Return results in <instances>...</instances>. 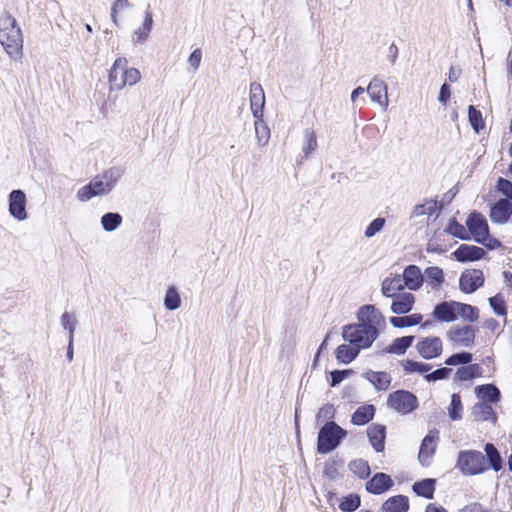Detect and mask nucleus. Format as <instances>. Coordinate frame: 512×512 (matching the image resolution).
<instances>
[{
    "label": "nucleus",
    "instance_id": "f257e3e1",
    "mask_svg": "<svg viewBox=\"0 0 512 512\" xmlns=\"http://www.w3.org/2000/svg\"><path fill=\"white\" fill-rule=\"evenodd\" d=\"M123 175L118 167H111L102 174L96 175L87 185L81 187L76 194L80 202H87L94 197L108 195Z\"/></svg>",
    "mask_w": 512,
    "mask_h": 512
},
{
    "label": "nucleus",
    "instance_id": "f03ea898",
    "mask_svg": "<svg viewBox=\"0 0 512 512\" xmlns=\"http://www.w3.org/2000/svg\"><path fill=\"white\" fill-rule=\"evenodd\" d=\"M2 48L13 62L23 56V36L16 20L11 15H2Z\"/></svg>",
    "mask_w": 512,
    "mask_h": 512
},
{
    "label": "nucleus",
    "instance_id": "7ed1b4c3",
    "mask_svg": "<svg viewBox=\"0 0 512 512\" xmlns=\"http://www.w3.org/2000/svg\"><path fill=\"white\" fill-rule=\"evenodd\" d=\"M373 322L351 323L343 328L344 340L358 349L368 348L378 337V330L372 325Z\"/></svg>",
    "mask_w": 512,
    "mask_h": 512
},
{
    "label": "nucleus",
    "instance_id": "20e7f679",
    "mask_svg": "<svg viewBox=\"0 0 512 512\" xmlns=\"http://www.w3.org/2000/svg\"><path fill=\"white\" fill-rule=\"evenodd\" d=\"M433 315L435 320H477L479 317L476 307L456 301H444L436 305Z\"/></svg>",
    "mask_w": 512,
    "mask_h": 512
},
{
    "label": "nucleus",
    "instance_id": "39448f33",
    "mask_svg": "<svg viewBox=\"0 0 512 512\" xmlns=\"http://www.w3.org/2000/svg\"><path fill=\"white\" fill-rule=\"evenodd\" d=\"M347 431L334 421H327L319 430L317 436V452L328 454L339 447L346 438Z\"/></svg>",
    "mask_w": 512,
    "mask_h": 512
},
{
    "label": "nucleus",
    "instance_id": "423d86ee",
    "mask_svg": "<svg viewBox=\"0 0 512 512\" xmlns=\"http://www.w3.org/2000/svg\"><path fill=\"white\" fill-rule=\"evenodd\" d=\"M455 468L464 476L480 475L488 470L484 454L473 449L458 452Z\"/></svg>",
    "mask_w": 512,
    "mask_h": 512
},
{
    "label": "nucleus",
    "instance_id": "0eeeda50",
    "mask_svg": "<svg viewBox=\"0 0 512 512\" xmlns=\"http://www.w3.org/2000/svg\"><path fill=\"white\" fill-rule=\"evenodd\" d=\"M387 404L400 414H408L418 407L417 397L407 390H397L388 396Z\"/></svg>",
    "mask_w": 512,
    "mask_h": 512
},
{
    "label": "nucleus",
    "instance_id": "6e6552de",
    "mask_svg": "<svg viewBox=\"0 0 512 512\" xmlns=\"http://www.w3.org/2000/svg\"><path fill=\"white\" fill-rule=\"evenodd\" d=\"M466 227L470 238L475 242H483L489 233V226L486 218L479 212L471 213L466 220Z\"/></svg>",
    "mask_w": 512,
    "mask_h": 512
},
{
    "label": "nucleus",
    "instance_id": "1a4fd4ad",
    "mask_svg": "<svg viewBox=\"0 0 512 512\" xmlns=\"http://www.w3.org/2000/svg\"><path fill=\"white\" fill-rule=\"evenodd\" d=\"M438 434L439 433L437 430H431L421 442L418 453V461L424 467H427L431 464L432 457L434 456L437 448V442L439 439Z\"/></svg>",
    "mask_w": 512,
    "mask_h": 512
},
{
    "label": "nucleus",
    "instance_id": "9d476101",
    "mask_svg": "<svg viewBox=\"0 0 512 512\" xmlns=\"http://www.w3.org/2000/svg\"><path fill=\"white\" fill-rule=\"evenodd\" d=\"M447 338L458 346L471 347L474 344L475 329L471 325H455L447 332Z\"/></svg>",
    "mask_w": 512,
    "mask_h": 512
},
{
    "label": "nucleus",
    "instance_id": "9b49d317",
    "mask_svg": "<svg viewBox=\"0 0 512 512\" xmlns=\"http://www.w3.org/2000/svg\"><path fill=\"white\" fill-rule=\"evenodd\" d=\"M26 195L25 193L18 189L13 190L9 195V213L10 215L18 221H24L28 218V213L26 210Z\"/></svg>",
    "mask_w": 512,
    "mask_h": 512
},
{
    "label": "nucleus",
    "instance_id": "f8f14e48",
    "mask_svg": "<svg viewBox=\"0 0 512 512\" xmlns=\"http://www.w3.org/2000/svg\"><path fill=\"white\" fill-rule=\"evenodd\" d=\"M484 284V275L481 270L470 269L462 272L459 287L465 293H473Z\"/></svg>",
    "mask_w": 512,
    "mask_h": 512
},
{
    "label": "nucleus",
    "instance_id": "ddd939ff",
    "mask_svg": "<svg viewBox=\"0 0 512 512\" xmlns=\"http://www.w3.org/2000/svg\"><path fill=\"white\" fill-rule=\"evenodd\" d=\"M416 348L424 359H433L442 353V341L438 337H427L418 342Z\"/></svg>",
    "mask_w": 512,
    "mask_h": 512
},
{
    "label": "nucleus",
    "instance_id": "4468645a",
    "mask_svg": "<svg viewBox=\"0 0 512 512\" xmlns=\"http://www.w3.org/2000/svg\"><path fill=\"white\" fill-rule=\"evenodd\" d=\"M391 477L383 472H378L366 482V490L374 495H380L388 491L393 486Z\"/></svg>",
    "mask_w": 512,
    "mask_h": 512
},
{
    "label": "nucleus",
    "instance_id": "2eb2a0df",
    "mask_svg": "<svg viewBox=\"0 0 512 512\" xmlns=\"http://www.w3.org/2000/svg\"><path fill=\"white\" fill-rule=\"evenodd\" d=\"M367 93L369 94L372 101L380 104L384 109L388 107V92L387 85L379 78H373L367 89Z\"/></svg>",
    "mask_w": 512,
    "mask_h": 512
},
{
    "label": "nucleus",
    "instance_id": "dca6fc26",
    "mask_svg": "<svg viewBox=\"0 0 512 512\" xmlns=\"http://www.w3.org/2000/svg\"><path fill=\"white\" fill-rule=\"evenodd\" d=\"M265 105V93L259 83L250 84V109L254 118L263 117V109Z\"/></svg>",
    "mask_w": 512,
    "mask_h": 512
},
{
    "label": "nucleus",
    "instance_id": "f3484780",
    "mask_svg": "<svg viewBox=\"0 0 512 512\" xmlns=\"http://www.w3.org/2000/svg\"><path fill=\"white\" fill-rule=\"evenodd\" d=\"M485 254V250L481 247L461 244L452 255L459 262H472L482 259Z\"/></svg>",
    "mask_w": 512,
    "mask_h": 512
},
{
    "label": "nucleus",
    "instance_id": "a211bd4d",
    "mask_svg": "<svg viewBox=\"0 0 512 512\" xmlns=\"http://www.w3.org/2000/svg\"><path fill=\"white\" fill-rule=\"evenodd\" d=\"M404 286L409 290L416 291L421 288L424 276L421 269L416 265H408L401 275Z\"/></svg>",
    "mask_w": 512,
    "mask_h": 512
},
{
    "label": "nucleus",
    "instance_id": "6ab92c4d",
    "mask_svg": "<svg viewBox=\"0 0 512 512\" xmlns=\"http://www.w3.org/2000/svg\"><path fill=\"white\" fill-rule=\"evenodd\" d=\"M126 65H128V61L124 57H119L114 61L108 76L110 90L120 91L126 86L119 84L124 80L123 70Z\"/></svg>",
    "mask_w": 512,
    "mask_h": 512
},
{
    "label": "nucleus",
    "instance_id": "aec40b11",
    "mask_svg": "<svg viewBox=\"0 0 512 512\" xmlns=\"http://www.w3.org/2000/svg\"><path fill=\"white\" fill-rule=\"evenodd\" d=\"M367 437L376 452L384 451L386 439V427L384 425L378 423L371 424L367 428Z\"/></svg>",
    "mask_w": 512,
    "mask_h": 512
},
{
    "label": "nucleus",
    "instance_id": "412c9836",
    "mask_svg": "<svg viewBox=\"0 0 512 512\" xmlns=\"http://www.w3.org/2000/svg\"><path fill=\"white\" fill-rule=\"evenodd\" d=\"M362 376L378 391L387 390L392 381L391 375L385 371L367 370L362 374Z\"/></svg>",
    "mask_w": 512,
    "mask_h": 512
},
{
    "label": "nucleus",
    "instance_id": "4be33fe9",
    "mask_svg": "<svg viewBox=\"0 0 512 512\" xmlns=\"http://www.w3.org/2000/svg\"><path fill=\"white\" fill-rule=\"evenodd\" d=\"M512 212V204L507 199L499 200L490 210V218L493 222L503 224L507 222Z\"/></svg>",
    "mask_w": 512,
    "mask_h": 512
},
{
    "label": "nucleus",
    "instance_id": "5701e85b",
    "mask_svg": "<svg viewBox=\"0 0 512 512\" xmlns=\"http://www.w3.org/2000/svg\"><path fill=\"white\" fill-rule=\"evenodd\" d=\"M471 414L476 422L491 421L496 423L497 415L492 406L485 402H478L472 407Z\"/></svg>",
    "mask_w": 512,
    "mask_h": 512
},
{
    "label": "nucleus",
    "instance_id": "b1692460",
    "mask_svg": "<svg viewBox=\"0 0 512 512\" xmlns=\"http://www.w3.org/2000/svg\"><path fill=\"white\" fill-rule=\"evenodd\" d=\"M391 310L395 314H406L411 311L415 298L412 293L405 292L393 297Z\"/></svg>",
    "mask_w": 512,
    "mask_h": 512
},
{
    "label": "nucleus",
    "instance_id": "393cba45",
    "mask_svg": "<svg viewBox=\"0 0 512 512\" xmlns=\"http://www.w3.org/2000/svg\"><path fill=\"white\" fill-rule=\"evenodd\" d=\"M409 499L405 495H396L388 498L381 506V512H407Z\"/></svg>",
    "mask_w": 512,
    "mask_h": 512
},
{
    "label": "nucleus",
    "instance_id": "a878e982",
    "mask_svg": "<svg viewBox=\"0 0 512 512\" xmlns=\"http://www.w3.org/2000/svg\"><path fill=\"white\" fill-rule=\"evenodd\" d=\"M476 396L485 403H497L500 401V390L494 384H482L475 387Z\"/></svg>",
    "mask_w": 512,
    "mask_h": 512
},
{
    "label": "nucleus",
    "instance_id": "bb28decb",
    "mask_svg": "<svg viewBox=\"0 0 512 512\" xmlns=\"http://www.w3.org/2000/svg\"><path fill=\"white\" fill-rule=\"evenodd\" d=\"M484 452L488 469L490 468L495 472L502 470L503 460L495 445L492 443H486L484 446Z\"/></svg>",
    "mask_w": 512,
    "mask_h": 512
},
{
    "label": "nucleus",
    "instance_id": "cd10ccee",
    "mask_svg": "<svg viewBox=\"0 0 512 512\" xmlns=\"http://www.w3.org/2000/svg\"><path fill=\"white\" fill-rule=\"evenodd\" d=\"M405 288L402 276L400 274L386 277L381 286L382 294L386 297H394Z\"/></svg>",
    "mask_w": 512,
    "mask_h": 512
},
{
    "label": "nucleus",
    "instance_id": "c85d7f7f",
    "mask_svg": "<svg viewBox=\"0 0 512 512\" xmlns=\"http://www.w3.org/2000/svg\"><path fill=\"white\" fill-rule=\"evenodd\" d=\"M436 479L425 478L416 481L412 485V491L419 497L433 499L435 493Z\"/></svg>",
    "mask_w": 512,
    "mask_h": 512
},
{
    "label": "nucleus",
    "instance_id": "c756f323",
    "mask_svg": "<svg viewBox=\"0 0 512 512\" xmlns=\"http://www.w3.org/2000/svg\"><path fill=\"white\" fill-rule=\"evenodd\" d=\"M440 207L438 206V202L436 199H425L422 203H419L414 206L411 218L420 217V216H438V212Z\"/></svg>",
    "mask_w": 512,
    "mask_h": 512
},
{
    "label": "nucleus",
    "instance_id": "7c9ffc66",
    "mask_svg": "<svg viewBox=\"0 0 512 512\" xmlns=\"http://www.w3.org/2000/svg\"><path fill=\"white\" fill-rule=\"evenodd\" d=\"M375 415V407L372 404L359 406L352 414L351 422L354 425L362 426L370 422Z\"/></svg>",
    "mask_w": 512,
    "mask_h": 512
},
{
    "label": "nucleus",
    "instance_id": "2f4dec72",
    "mask_svg": "<svg viewBox=\"0 0 512 512\" xmlns=\"http://www.w3.org/2000/svg\"><path fill=\"white\" fill-rule=\"evenodd\" d=\"M483 373V369L481 365L475 363V364H468L466 366H462L457 369L455 373V380L457 381H468L472 380L474 378L481 377Z\"/></svg>",
    "mask_w": 512,
    "mask_h": 512
},
{
    "label": "nucleus",
    "instance_id": "473e14b6",
    "mask_svg": "<svg viewBox=\"0 0 512 512\" xmlns=\"http://www.w3.org/2000/svg\"><path fill=\"white\" fill-rule=\"evenodd\" d=\"M254 130L257 145L259 147H265L270 139V129L263 117L255 118Z\"/></svg>",
    "mask_w": 512,
    "mask_h": 512
},
{
    "label": "nucleus",
    "instance_id": "72a5a7b5",
    "mask_svg": "<svg viewBox=\"0 0 512 512\" xmlns=\"http://www.w3.org/2000/svg\"><path fill=\"white\" fill-rule=\"evenodd\" d=\"M414 339V336L398 337L386 348V352L390 354L403 355L412 345Z\"/></svg>",
    "mask_w": 512,
    "mask_h": 512
},
{
    "label": "nucleus",
    "instance_id": "f704fd0d",
    "mask_svg": "<svg viewBox=\"0 0 512 512\" xmlns=\"http://www.w3.org/2000/svg\"><path fill=\"white\" fill-rule=\"evenodd\" d=\"M424 280L432 287V289H439L444 281V273L440 267L431 266L424 271Z\"/></svg>",
    "mask_w": 512,
    "mask_h": 512
},
{
    "label": "nucleus",
    "instance_id": "c9c22d12",
    "mask_svg": "<svg viewBox=\"0 0 512 512\" xmlns=\"http://www.w3.org/2000/svg\"><path fill=\"white\" fill-rule=\"evenodd\" d=\"M360 349L355 346H350L347 344H342L336 349V359L343 364H349L352 362L357 355L359 354Z\"/></svg>",
    "mask_w": 512,
    "mask_h": 512
},
{
    "label": "nucleus",
    "instance_id": "e433bc0d",
    "mask_svg": "<svg viewBox=\"0 0 512 512\" xmlns=\"http://www.w3.org/2000/svg\"><path fill=\"white\" fill-rule=\"evenodd\" d=\"M153 18L149 9L145 12V18L142 25L134 31L137 43H144L152 30Z\"/></svg>",
    "mask_w": 512,
    "mask_h": 512
},
{
    "label": "nucleus",
    "instance_id": "4c0bfd02",
    "mask_svg": "<svg viewBox=\"0 0 512 512\" xmlns=\"http://www.w3.org/2000/svg\"><path fill=\"white\" fill-rule=\"evenodd\" d=\"M123 218L117 212H108L101 217V225L104 231L113 232L120 227Z\"/></svg>",
    "mask_w": 512,
    "mask_h": 512
},
{
    "label": "nucleus",
    "instance_id": "58836bf2",
    "mask_svg": "<svg viewBox=\"0 0 512 512\" xmlns=\"http://www.w3.org/2000/svg\"><path fill=\"white\" fill-rule=\"evenodd\" d=\"M304 144L302 146V152L304 158H309L318 147L317 138L314 130L307 128L303 132Z\"/></svg>",
    "mask_w": 512,
    "mask_h": 512
},
{
    "label": "nucleus",
    "instance_id": "ea45409f",
    "mask_svg": "<svg viewBox=\"0 0 512 512\" xmlns=\"http://www.w3.org/2000/svg\"><path fill=\"white\" fill-rule=\"evenodd\" d=\"M401 365L406 374L411 373H419V374H428L427 372L431 370L432 366L427 363L417 362L414 360L406 359L402 360Z\"/></svg>",
    "mask_w": 512,
    "mask_h": 512
},
{
    "label": "nucleus",
    "instance_id": "a19ab883",
    "mask_svg": "<svg viewBox=\"0 0 512 512\" xmlns=\"http://www.w3.org/2000/svg\"><path fill=\"white\" fill-rule=\"evenodd\" d=\"M349 470L357 475L360 479H366L371 474V469L366 460L363 459H355L352 460L349 465Z\"/></svg>",
    "mask_w": 512,
    "mask_h": 512
},
{
    "label": "nucleus",
    "instance_id": "79ce46f5",
    "mask_svg": "<svg viewBox=\"0 0 512 512\" xmlns=\"http://www.w3.org/2000/svg\"><path fill=\"white\" fill-rule=\"evenodd\" d=\"M181 305V297L175 286H169L164 297V306L167 310H176Z\"/></svg>",
    "mask_w": 512,
    "mask_h": 512
},
{
    "label": "nucleus",
    "instance_id": "37998d69",
    "mask_svg": "<svg viewBox=\"0 0 512 512\" xmlns=\"http://www.w3.org/2000/svg\"><path fill=\"white\" fill-rule=\"evenodd\" d=\"M382 314L374 305H363L357 311V320H381Z\"/></svg>",
    "mask_w": 512,
    "mask_h": 512
},
{
    "label": "nucleus",
    "instance_id": "c03bdc74",
    "mask_svg": "<svg viewBox=\"0 0 512 512\" xmlns=\"http://www.w3.org/2000/svg\"><path fill=\"white\" fill-rule=\"evenodd\" d=\"M445 231L459 239L469 240L470 235L468 233L467 227H464L462 224L458 223L455 219H451L445 229Z\"/></svg>",
    "mask_w": 512,
    "mask_h": 512
},
{
    "label": "nucleus",
    "instance_id": "a18cd8bd",
    "mask_svg": "<svg viewBox=\"0 0 512 512\" xmlns=\"http://www.w3.org/2000/svg\"><path fill=\"white\" fill-rule=\"evenodd\" d=\"M462 401L459 394L454 393L451 396V402L448 407V415L452 421H458L462 418Z\"/></svg>",
    "mask_w": 512,
    "mask_h": 512
},
{
    "label": "nucleus",
    "instance_id": "49530a36",
    "mask_svg": "<svg viewBox=\"0 0 512 512\" xmlns=\"http://www.w3.org/2000/svg\"><path fill=\"white\" fill-rule=\"evenodd\" d=\"M361 504L360 496L357 494H349L343 497L339 504V509L342 512H354Z\"/></svg>",
    "mask_w": 512,
    "mask_h": 512
},
{
    "label": "nucleus",
    "instance_id": "de8ad7c7",
    "mask_svg": "<svg viewBox=\"0 0 512 512\" xmlns=\"http://www.w3.org/2000/svg\"><path fill=\"white\" fill-rule=\"evenodd\" d=\"M473 355L470 352L462 351L449 356L445 364L448 366H456V365H468L472 361Z\"/></svg>",
    "mask_w": 512,
    "mask_h": 512
},
{
    "label": "nucleus",
    "instance_id": "09e8293b",
    "mask_svg": "<svg viewBox=\"0 0 512 512\" xmlns=\"http://www.w3.org/2000/svg\"><path fill=\"white\" fill-rule=\"evenodd\" d=\"M123 76H124V80L121 81L119 84L126 85V86L127 85L133 86V85L137 84L138 82H140V80L142 78L141 73L138 69L133 68V67H128V65L124 66Z\"/></svg>",
    "mask_w": 512,
    "mask_h": 512
},
{
    "label": "nucleus",
    "instance_id": "8fccbe9b",
    "mask_svg": "<svg viewBox=\"0 0 512 512\" xmlns=\"http://www.w3.org/2000/svg\"><path fill=\"white\" fill-rule=\"evenodd\" d=\"M76 323L77 322H63L64 330L68 331V346H67L66 356H67V360L69 362H72L73 358H74L73 342H74V332L76 329Z\"/></svg>",
    "mask_w": 512,
    "mask_h": 512
},
{
    "label": "nucleus",
    "instance_id": "3c124183",
    "mask_svg": "<svg viewBox=\"0 0 512 512\" xmlns=\"http://www.w3.org/2000/svg\"><path fill=\"white\" fill-rule=\"evenodd\" d=\"M132 7V4L129 2V0H115L111 7V19L112 22L119 26V20H118V13L123 12L126 9H129Z\"/></svg>",
    "mask_w": 512,
    "mask_h": 512
},
{
    "label": "nucleus",
    "instance_id": "603ef678",
    "mask_svg": "<svg viewBox=\"0 0 512 512\" xmlns=\"http://www.w3.org/2000/svg\"><path fill=\"white\" fill-rule=\"evenodd\" d=\"M468 118L472 128L476 132H479V130L484 127V121L482 119L481 112L472 105H470L468 108Z\"/></svg>",
    "mask_w": 512,
    "mask_h": 512
},
{
    "label": "nucleus",
    "instance_id": "864d4df0",
    "mask_svg": "<svg viewBox=\"0 0 512 512\" xmlns=\"http://www.w3.org/2000/svg\"><path fill=\"white\" fill-rule=\"evenodd\" d=\"M342 465L343 461L341 459H333L327 461L324 466V476L330 480L336 479L338 476V467Z\"/></svg>",
    "mask_w": 512,
    "mask_h": 512
},
{
    "label": "nucleus",
    "instance_id": "5fc2aeb1",
    "mask_svg": "<svg viewBox=\"0 0 512 512\" xmlns=\"http://www.w3.org/2000/svg\"><path fill=\"white\" fill-rule=\"evenodd\" d=\"M452 373V369L448 367L438 368L431 373L424 375V378L428 382H434L437 380L447 379Z\"/></svg>",
    "mask_w": 512,
    "mask_h": 512
},
{
    "label": "nucleus",
    "instance_id": "6e6d98bb",
    "mask_svg": "<svg viewBox=\"0 0 512 512\" xmlns=\"http://www.w3.org/2000/svg\"><path fill=\"white\" fill-rule=\"evenodd\" d=\"M385 222H386V220L384 218H381V217L375 218L366 228L365 233H364L365 237L366 238L374 237L377 233H379L384 228Z\"/></svg>",
    "mask_w": 512,
    "mask_h": 512
},
{
    "label": "nucleus",
    "instance_id": "4d7b16f0",
    "mask_svg": "<svg viewBox=\"0 0 512 512\" xmlns=\"http://www.w3.org/2000/svg\"><path fill=\"white\" fill-rule=\"evenodd\" d=\"M489 304L491 308L494 310L496 315L498 316H505L506 315V308H505V302L501 295H495L491 298H489Z\"/></svg>",
    "mask_w": 512,
    "mask_h": 512
},
{
    "label": "nucleus",
    "instance_id": "13d9d810",
    "mask_svg": "<svg viewBox=\"0 0 512 512\" xmlns=\"http://www.w3.org/2000/svg\"><path fill=\"white\" fill-rule=\"evenodd\" d=\"M351 374H353V370H351V369L332 371L330 373V377H331L330 385L332 387L339 385L344 379H346Z\"/></svg>",
    "mask_w": 512,
    "mask_h": 512
},
{
    "label": "nucleus",
    "instance_id": "bf43d9fd",
    "mask_svg": "<svg viewBox=\"0 0 512 512\" xmlns=\"http://www.w3.org/2000/svg\"><path fill=\"white\" fill-rule=\"evenodd\" d=\"M335 409L332 404H326L321 407L316 415L318 421H333Z\"/></svg>",
    "mask_w": 512,
    "mask_h": 512
},
{
    "label": "nucleus",
    "instance_id": "052dcab7",
    "mask_svg": "<svg viewBox=\"0 0 512 512\" xmlns=\"http://www.w3.org/2000/svg\"><path fill=\"white\" fill-rule=\"evenodd\" d=\"M498 190L512 200V182L503 178L498 180Z\"/></svg>",
    "mask_w": 512,
    "mask_h": 512
},
{
    "label": "nucleus",
    "instance_id": "680f3d73",
    "mask_svg": "<svg viewBox=\"0 0 512 512\" xmlns=\"http://www.w3.org/2000/svg\"><path fill=\"white\" fill-rule=\"evenodd\" d=\"M202 52L200 49H195L188 58L189 65L193 68V72H195L201 63Z\"/></svg>",
    "mask_w": 512,
    "mask_h": 512
},
{
    "label": "nucleus",
    "instance_id": "e2e57ef3",
    "mask_svg": "<svg viewBox=\"0 0 512 512\" xmlns=\"http://www.w3.org/2000/svg\"><path fill=\"white\" fill-rule=\"evenodd\" d=\"M459 512H489L481 503L473 502L465 505Z\"/></svg>",
    "mask_w": 512,
    "mask_h": 512
},
{
    "label": "nucleus",
    "instance_id": "0e129e2a",
    "mask_svg": "<svg viewBox=\"0 0 512 512\" xmlns=\"http://www.w3.org/2000/svg\"><path fill=\"white\" fill-rule=\"evenodd\" d=\"M478 243L484 245L489 250H494V249L501 247V242L495 238H492L490 236V233H488L487 238L483 242H478Z\"/></svg>",
    "mask_w": 512,
    "mask_h": 512
},
{
    "label": "nucleus",
    "instance_id": "69168bd1",
    "mask_svg": "<svg viewBox=\"0 0 512 512\" xmlns=\"http://www.w3.org/2000/svg\"><path fill=\"white\" fill-rule=\"evenodd\" d=\"M450 95V88L446 83H444L440 89V94L438 98L439 102H441L443 105H446L447 101L450 98Z\"/></svg>",
    "mask_w": 512,
    "mask_h": 512
},
{
    "label": "nucleus",
    "instance_id": "338daca9",
    "mask_svg": "<svg viewBox=\"0 0 512 512\" xmlns=\"http://www.w3.org/2000/svg\"><path fill=\"white\" fill-rule=\"evenodd\" d=\"M424 512H448L446 508L436 503H428Z\"/></svg>",
    "mask_w": 512,
    "mask_h": 512
},
{
    "label": "nucleus",
    "instance_id": "774afa93",
    "mask_svg": "<svg viewBox=\"0 0 512 512\" xmlns=\"http://www.w3.org/2000/svg\"><path fill=\"white\" fill-rule=\"evenodd\" d=\"M506 73L507 78L512 80V52L510 51L506 57Z\"/></svg>",
    "mask_w": 512,
    "mask_h": 512
}]
</instances>
